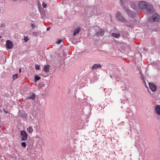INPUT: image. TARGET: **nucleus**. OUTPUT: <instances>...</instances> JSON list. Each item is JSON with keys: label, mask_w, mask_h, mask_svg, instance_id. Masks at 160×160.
<instances>
[{"label": "nucleus", "mask_w": 160, "mask_h": 160, "mask_svg": "<svg viewBox=\"0 0 160 160\" xmlns=\"http://www.w3.org/2000/svg\"><path fill=\"white\" fill-rule=\"evenodd\" d=\"M139 8L140 9H146L148 12L152 11L153 9L152 7L150 4L145 2L141 1L138 5Z\"/></svg>", "instance_id": "f257e3e1"}, {"label": "nucleus", "mask_w": 160, "mask_h": 160, "mask_svg": "<svg viewBox=\"0 0 160 160\" xmlns=\"http://www.w3.org/2000/svg\"><path fill=\"white\" fill-rule=\"evenodd\" d=\"M160 20V16L157 14H154L152 16L150 17L149 21L150 22H158Z\"/></svg>", "instance_id": "f03ea898"}, {"label": "nucleus", "mask_w": 160, "mask_h": 160, "mask_svg": "<svg viewBox=\"0 0 160 160\" xmlns=\"http://www.w3.org/2000/svg\"><path fill=\"white\" fill-rule=\"evenodd\" d=\"M20 135L22 137L21 140L22 141H26L28 138V135L24 130L21 131Z\"/></svg>", "instance_id": "7ed1b4c3"}, {"label": "nucleus", "mask_w": 160, "mask_h": 160, "mask_svg": "<svg viewBox=\"0 0 160 160\" xmlns=\"http://www.w3.org/2000/svg\"><path fill=\"white\" fill-rule=\"evenodd\" d=\"M116 17L120 21L125 22H126V19L122 16L121 14L119 12H117L116 14Z\"/></svg>", "instance_id": "20e7f679"}, {"label": "nucleus", "mask_w": 160, "mask_h": 160, "mask_svg": "<svg viewBox=\"0 0 160 160\" xmlns=\"http://www.w3.org/2000/svg\"><path fill=\"white\" fill-rule=\"evenodd\" d=\"M6 45L8 48L11 49L13 47V44L12 42L8 40L6 42Z\"/></svg>", "instance_id": "39448f33"}, {"label": "nucleus", "mask_w": 160, "mask_h": 160, "mask_svg": "<svg viewBox=\"0 0 160 160\" xmlns=\"http://www.w3.org/2000/svg\"><path fill=\"white\" fill-rule=\"evenodd\" d=\"M149 85L150 88L152 91L155 92L156 91L157 88L155 84L153 83H149Z\"/></svg>", "instance_id": "423d86ee"}, {"label": "nucleus", "mask_w": 160, "mask_h": 160, "mask_svg": "<svg viewBox=\"0 0 160 160\" xmlns=\"http://www.w3.org/2000/svg\"><path fill=\"white\" fill-rule=\"evenodd\" d=\"M104 32L101 29L98 30L96 33V35L98 36H102L104 34Z\"/></svg>", "instance_id": "0eeeda50"}, {"label": "nucleus", "mask_w": 160, "mask_h": 160, "mask_svg": "<svg viewBox=\"0 0 160 160\" xmlns=\"http://www.w3.org/2000/svg\"><path fill=\"white\" fill-rule=\"evenodd\" d=\"M155 112L157 114L160 115V107L159 105H158L156 107Z\"/></svg>", "instance_id": "6e6552de"}, {"label": "nucleus", "mask_w": 160, "mask_h": 160, "mask_svg": "<svg viewBox=\"0 0 160 160\" xmlns=\"http://www.w3.org/2000/svg\"><path fill=\"white\" fill-rule=\"evenodd\" d=\"M28 132L29 133H31L33 132V129L32 126H29L28 128H27Z\"/></svg>", "instance_id": "1a4fd4ad"}, {"label": "nucleus", "mask_w": 160, "mask_h": 160, "mask_svg": "<svg viewBox=\"0 0 160 160\" xmlns=\"http://www.w3.org/2000/svg\"><path fill=\"white\" fill-rule=\"evenodd\" d=\"M101 67V66L100 64H95L93 65L92 68V69H96L98 68Z\"/></svg>", "instance_id": "9d476101"}, {"label": "nucleus", "mask_w": 160, "mask_h": 160, "mask_svg": "<svg viewBox=\"0 0 160 160\" xmlns=\"http://www.w3.org/2000/svg\"><path fill=\"white\" fill-rule=\"evenodd\" d=\"M50 67V66L49 65H47L45 66L43 70L45 72H48L49 71V68Z\"/></svg>", "instance_id": "9b49d317"}, {"label": "nucleus", "mask_w": 160, "mask_h": 160, "mask_svg": "<svg viewBox=\"0 0 160 160\" xmlns=\"http://www.w3.org/2000/svg\"><path fill=\"white\" fill-rule=\"evenodd\" d=\"M80 31V28H78L75 29L73 35L74 36H75Z\"/></svg>", "instance_id": "f8f14e48"}, {"label": "nucleus", "mask_w": 160, "mask_h": 160, "mask_svg": "<svg viewBox=\"0 0 160 160\" xmlns=\"http://www.w3.org/2000/svg\"><path fill=\"white\" fill-rule=\"evenodd\" d=\"M112 36L118 38L120 36V34H117L116 33H113L112 34Z\"/></svg>", "instance_id": "ddd939ff"}, {"label": "nucleus", "mask_w": 160, "mask_h": 160, "mask_svg": "<svg viewBox=\"0 0 160 160\" xmlns=\"http://www.w3.org/2000/svg\"><path fill=\"white\" fill-rule=\"evenodd\" d=\"M35 97V95L34 93H32V95L28 98V99H31L34 100Z\"/></svg>", "instance_id": "4468645a"}, {"label": "nucleus", "mask_w": 160, "mask_h": 160, "mask_svg": "<svg viewBox=\"0 0 160 160\" xmlns=\"http://www.w3.org/2000/svg\"><path fill=\"white\" fill-rule=\"evenodd\" d=\"M125 11L128 15H132L131 13L132 12L131 10H128V9H127L125 10Z\"/></svg>", "instance_id": "2eb2a0df"}, {"label": "nucleus", "mask_w": 160, "mask_h": 160, "mask_svg": "<svg viewBox=\"0 0 160 160\" xmlns=\"http://www.w3.org/2000/svg\"><path fill=\"white\" fill-rule=\"evenodd\" d=\"M41 78L40 77L38 76L37 75H36L35 77V81H37L38 80H40Z\"/></svg>", "instance_id": "dca6fc26"}, {"label": "nucleus", "mask_w": 160, "mask_h": 160, "mask_svg": "<svg viewBox=\"0 0 160 160\" xmlns=\"http://www.w3.org/2000/svg\"><path fill=\"white\" fill-rule=\"evenodd\" d=\"M22 146L25 148L26 146V143L25 142H23L21 143Z\"/></svg>", "instance_id": "f3484780"}, {"label": "nucleus", "mask_w": 160, "mask_h": 160, "mask_svg": "<svg viewBox=\"0 0 160 160\" xmlns=\"http://www.w3.org/2000/svg\"><path fill=\"white\" fill-rule=\"evenodd\" d=\"M132 7L134 9L136 10H137L138 9V7H136V5L134 4H133L132 5Z\"/></svg>", "instance_id": "a211bd4d"}, {"label": "nucleus", "mask_w": 160, "mask_h": 160, "mask_svg": "<svg viewBox=\"0 0 160 160\" xmlns=\"http://www.w3.org/2000/svg\"><path fill=\"white\" fill-rule=\"evenodd\" d=\"M17 74H14L12 76V78L13 79L15 80L16 78H17Z\"/></svg>", "instance_id": "6ab92c4d"}, {"label": "nucleus", "mask_w": 160, "mask_h": 160, "mask_svg": "<svg viewBox=\"0 0 160 160\" xmlns=\"http://www.w3.org/2000/svg\"><path fill=\"white\" fill-rule=\"evenodd\" d=\"M42 5L43 8H45L47 6V4L45 2H43Z\"/></svg>", "instance_id": "aec40b11"}, {"label": "nucleus", "mask_w": 160, "mask_h": 160, "mask_svg": "<svg viewBox=\"0 0 160 160\" xmlns=\"http://www.w3.org/2000/svg\"><path fill=\"white\" fill-rule=\"evenodd\" d=\"M24 39V41L26 42H27L29 40V39L28 38V37H25Z\"/></svg>", "instance_id": "412c9836"}, {"label": "nucleus", "mask_w": 160, "mask_h": 160, "mask_svg": "<svg viewBox=\"0 0 160 160\" xmlns=\"http://www.w3.org/2000/svg\"><path fill=\"white\" fill-rule=\"evenodd\" d=\"M35 68L36 70H39L40 69L39 66L38 65H36Z\"/></svg>", "instance_id": "4be33fe9"}, {"label": "nucleus", "mask_w": 160, "mask_h": 160, "mask_svg": "<svg viewBox=\"0 0 160 160\" xmlns=\"http://www.w3.org/2000/svg\"><path fill=\"white\" fill-rule=\"evenodd\" d=\"M62 42V40L59 39L57 41V43L58 44H60L61 42Z\"/></svg>", "instance_id": "5701e85b"}, {"label": "nucleus", "mask_w": 160, "mask_h": 160, "mask_svg": "<svg viewBox=\"0 0 160 160\" xmlns=\"http://www.w3.org/2000/svg\"><path fill=\"white\" fill-rule=\"evenodd\" d=\"M142 80H143V82L144 83V84L145 85H146V83L145 80H144V78H143V77H142Z\"/></svg>", "instance_id": "b1692460"}, {"label": "nucleus", "mask_w": 160, "mask_h": 160, "mask_svg": "<svg viewBox=\"0 0 160 160\" xmlns=\"http://www.w3.org/2000/svg\"><path fill=\"white\" fill-rule=\"evenodd\" d=\"M31 26L32 27V28H33L34 27H35V25L34 24H32L31 25Z\"/></svg>", "instance_id": "393cba45"}, {"label": "nucleus", "mask_w": 160, "mask_h": 160, "mask_svg": "<svg viewBox=\"0 0 160 160\" xmlns=\"http://www.w3.org/2000/svg\"><path fill=\"white\" fill-rule=\"evenodd\" d=\"M5 26V25L4 23H2L1 24V27H4V26Z\"/></svg>", "instance_id": "a878e982"}, {"label": "nucleus", "mask_w": 160, "mask_h": 160, "mask_svg": "<svg viewBox=\"0 0 160 160\" xmlns=\"http://www.w3.org/2000/svg\"><path fill=\"white\" fill-rule=\"evenodd\" d=\"M50 29V27H48L47 28V31H48Z\"/></svg>", "instance_id": "bb28decb"}, {"label": "nucleus", "mask_w": 160, "mask_h": 160, "mask_svg": "<svg viewBox=\"0 0 160 160\" xmlns=\"http://www.w3.org/2000/svg\"><path fill=\"white\" fill-rule=\"evenodd\" d=\"M19 72H21V69H19Z\"/></svg>", "instance_id": "cd10ccee"}, {"label": "nucleus", "mask_w": 160, "mask_h": 160, "mask_svg": "<svg viewBox=\"0 0 160 160\" xmlns=\"http://www.w3.org/2000/svg\"><path fill=\"white\" fill-rule=\"evenodd\" d=\"M17 0H13V1H14V2L16 1H17Z\"/></svg>", "instance_id": "c85d7f7f"}, {"label": "nucleus", "mask_w": 160, "mask_h": 160, "mask_svg": "<svg viewBox=\"0 0 160 160\" xmlns=\"http://www.w3.org/2000/svg\"><path fill=\"white\" fill-rule=\"evenodd\" d=\"M146 87V88H147V87H146V85H145Z\"/></svg>", "instance_id": "c756f323"}]
</instances>
